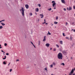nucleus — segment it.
<instances>
[{
	"label": "nucleus",
	"instance_id": "f257e3e1",
	"mask_svg": "<svg viewBox=\"0 0 75 75\" xmlns=\"http://www.w3.org/2000/svg\"><path fill=\"white\" fill-rule=\"evenodd\" d=\"M58 59H62V54L61 52L59 53L58 54Z\"/></svg>",
	"mask_w": 75,
	"mask_h": 75
},
{
	"label": "nucleus",
	"instance_id": "f03ea898",
	"mask_svg": "<svg viewBox=\"0 0 75 75\" xmlns=\"http://www.w3.org/2000/svg\"><path fill=\"white\" fill-rule=\"evenodd\" d=\"M24 10H25V9H24V8L23 7L20 10V11H22L21 13H22V14L23 15V17H24Z\"/></svg>",
	"mask_w": 75,
	"mask_h": 75
},
{
	"label": "nucleus",
	"instance_id": "7ed1b4c3",
	"mask_svg": "<svg viewBox=\"0 0 75 75\" xmlns=\"http://www.w3.org/2000/svg\"><path fill=\"white\" fill-rule=\"evenodd\" d=\"M62 54L64 55H67V54H68V53L65 50H64L62 51Z\"/></svg>",
	"mask_w": 75,
	"mask_h": 75
},
{
	"label": "nucleus",
	"instance_id": "20e7f679",
	"mask_svg": "<svg viewBox=\"0 0 75 75\" xmlns=\"http://www.w3.org/2000/svg\"><path fill=\"white\" fill-rule=\"evenodd\" d=\"M52 3H53L52 4V6L53 7H55V5L56 4V3L55 2V1H52Z\"/></svg>",
	"mask_w": 75,
	"mask_h": 75
},
{
	"label": "nucleus",
	"instance_id": "39448f33",
	"mask_svg": "<svg viewBox=\"0 0 75 75\" xmlns=\"http://www.w3.org/2000/svg\"><path fill=\"white\" fill-rule=\"evenodd\" d=\"M25 6L27 9H28V8L29 7V6H28V4H26L25 5Z\"/></svg>",
	"mask_w": 75,
	"mask_h": 75
},
{
	"label": "nucleus",
	"instance_id": "423d86ee",
	"mask_svg": "<svg viewBox=\"0 0 75 75\" xmlns=\"http://www.w3.org/2000/svg\"><path fill=\"white\" fill-rule=\"evenodd\" d=\"M50 44L49 43H47L46 44V46L47 47H50Z\"/></svg>",
	"mask_w": 75,
	"mask_h": 75
},
{
	"label": "nucleus",
	"instance_id": "0eeeda50",
	"mask_svg": "<svg viewBox=\"0 0 75 75\" xmlns=\"http://www.w3.org/2000/svg\"><path fill=\"white\" fill-rule=\"evenodd\" d=\"M61 1L62 3H64V4H65V0H61Z\"/></svg>",
	"mask_w": 75,
	"mask_h": 75
},
{
	"label": "nucleus",
	"instance_id": "6e6552de",
	"mask_svg": "<svg viewBox=\"0 0 75 75\" xmlns=\"http://www.w3.org/2000/svg\"><path fill=\"white\" fill-rule=\"evenodd\" d=\"M46 40V36L44 37V38L43 40V41L45 42Z\"/></svg>",
	"mask_w": 75,
	"mask_h": 75
},
{
	"label": "nucleus",
	"instance_id": "1a4fd4ad",
	"mask_svg": "<svg viewBox=\"0 0 75 75\" xmlns=\"http://www.w3.org/2000/svg\"><path fill=\"white\" fill-rule=\"evenodd\" d=\"M40 16L41 18H43V17H44V15H43V14H40Z\"/></svg>",
	"mask_w": 75,
	"mask_h": 75
},
{
	"label": "nucleus",
	"instance_id": "9d476101",
	"mask_svg": "<svg viewBox=\"0 0 75 75\" xmlns=\"http://www.w3.org/2000/svg\"><path fill=\"white\" fill-rule=\"evenodd\" d=\"M63 41H60V44H61V45H62L63 44Z\"/></svg>",
	"mask_w": 75,
	"mask_h": 75
},
{
	"label": "nucleus",
	"instance_id": "9b49d317",
	"mask_svg": "<svg viewBox=\"0 0 75 75\" xmlns=\"http://www.w3.org/2000/svg\"><path fill=\"white\" fill-rule=\"evenodd\" d=\"M39 9H38V8H37L36 9V10H35L36 11V12H38V11H39Z\"/></svg>",
	"mask_w": 75,
	"mask_h": 75
},
{
	"label": "nucleus",
	"instance_id": "f8f14e48",
	"mask_svg": "<svg viewBox=\"0 0 75 75\" xmlns=\"http://www.w3.org/2000/svg\"><path fill=\"white\" fill-rule=\"evenodd\" d=\"M47 35H51V33H50V32H49V31H48V33L47 34Z\"/></svg>",
	"mask_w": 75,
	"mask_h": 75
},
{
	"label": "nucleus",
	"instance_id": "ddd939ff",
	"mask_svg": "<svg viewBox=\"0 0 75 75\" xmlns=\"http://www.w3.org/2000/svg\"><path fill=\"white\" fill-rule=\"evenodd\" d=\"M74 69H72L71 72V73H73V72H74Z\"/></svg>",
	"mask_w": 75,
	"mask_h": 75
},
{
	"label": "nucleus",
	"instance_id": "4468645a",
	"mask_svg": "<svg viewBox=\"0 0 75 75\" xmlns=\"http://www.w3.org/2000/svg\"><path fill=\"white\" fill-rule=\"evenodd\" d=\"M1 24H2V25H3V26L5 25V24L4 23H1Z\"/></svg>",
	"mask_w": 75,
	"mask_h": 75
},
{
	"label": "nucleus",
	"instance_id": "2eb2a0df",
	"mask_svg": "<svg viewBox=\"0 0 75 75\" xmlns=\"http://www.w3.org/2000/svg\"><path fill=\"white\" fill-rule=\"evenodd\" d=\"M69 10H72V8L71 7H69Z\"/></svg>",
	"mask_w": 75,
	"mask_h": 75
},
{
	"label": "nucleus",
	"instance_id": "dca6fc26",
	"mask_svg": "<svg viewBox=\"0 0 75 75\" xmlns=\"http://www.w3.org/2000/svg\"><path fill=\"white\" fill-rule=\"evenodd\" d=\"M58 24V22H56V21L54 22V24Z\"/></svg>",
	"mask_w": 75,
	"mask_h": 75
},
{
	"label": "nucleus",
	"instance_id": "f3484780",
	"mask_svg": "<svg viewBox=\"0 0 75 75\" xmlns=\"http://www.w3.org/2000/svg\"><path fill=\"white\" fill-rule=\"evenodd\" d=\"M6 59V56H4V58H3V59Z\"/></svg>",
	"mask_w": 75,
	"mask_h": 75
},
{
	"label": "nucleus",
	"instance_id": "a211bd4d",
	"mask_svg": "<svg viewBox=\"0 0 75 75\" xmlns=\"http://www.w3.org/2000/svg\"><path fill=\"white\" fill-rule=\"evenodd\" d=\"M3 64L4 65H6V63L5 62H3Z\"/></svg>",
	"mask_w": 75,
	"mask_h": 75
},
{
	"label": "nucleus",
	"instance_id": "6ab92c4d",
	"mask_svg": "<svg viewBox=\"0 0 75 75\" xmlns=\"http://www.w3.org/2000/svg\"><path fill=\"white\" fill-rule=\"evenodd\" d=\"M61 65H62L64 66L65 65V64H64V63H62L61 64Z\"/></svg>",
	"mask_w": 75,
	"mask_h": 75
},
{
	"label": "nucleus",
	"instance_id": "aec40b11",
	"mask_svg": "<svg viewBox=\"0 0 75 75\" xmlns=\"http://www.w3.org/2000/svg\"><path fill=\"white\" fill-rule=\"evenodd\" d=\"M52 9L51 8H50L49 9H48V10H49V11H51Z\"/></svg>",
	"mask_w": 75,
	"mask_h": 75
},
{
	"label": "nucleus",
	"instance_id": "412c9836",
	"mask_svg": "<svg viewBox=\"0 0 75 75\" xmlns=\"http://www.w3.org/2000/svg\"><path fill=\"white\" fill-rule=\"evenodd\" d=\"M71 31H73L74 32H75V29L74 30L73 29H71Z\"/></svg>",
	"mask_w": 75,
	"mask_h": 75
},
{
	"label": "nucleus",
	"instance_id": "4be33fe9",
	"mask_svg": "<svg viewBox=\"0 0 75 75\" xmlns=\"http://www.w3.org/2000/svg\"><path fill=\"white\" fill-rule=\"evenodd\" d=\"M56 64L55 63H54V62H53V65H54V66Z\"/></svg>",
	"mask_w": 75,
	"mask_h": 75
},
{
	"label": "nucleus",
	"instance_id": "5701e85b",
	"mask_svg": "<svg viewBox=\"0 0 75 75\" xmlns=\"http://www.w3.org/2000/svg\"><path fill=\"white\" fill-rule=\"evenodd\" d=\"M58 17L56 16V19L58 20Z\"/></svg>",
	"mask_w": 75,
	"mask_h": 75
},
{
	"label": "nucleus",
	"instance_id": "b1692460",
	"mask_svg": "<svg viewBox=\"0 0 75 75\" xmlns=\"http://www.w3.org/2000/svg\"><path fill=\"white\" fill-rule=\"evenodd\" d=\"M4 45L5 46H7V43H5L4 44Z\"/></svg>",
	"mask_w": 75,
	"mask_h": 75
},
{
	"label": "nucleus",
	"instance_id": "393cba45",
	"mask_svg": "<svg viewBox=\"0 0 75 75\" xmlns=\"http://www.w3.org/2000/svg\"><path fill=\"white\" fill-rule=\"evenodd\" d=\"M45 71H48V70H47V69L46 67L45 68Z\"/></svg>",
	"mask_w": 75,
	"mask_h": 75
},
{
	"label": "nucleus",
	"instance_id": "a878e982",
	"mask_svg": "<svg viewBox=\"0 0 75 75\" xmlns=\"http://www.w3.org/2000/svg\"><path fill=\"white\" fill-rule=\"evenodd\" d=\"M2 28H3V26H0V29H1Z\"/></svg>",
	"mask_w": 75,
	"mask_h": 75
},
{
	"label": "nucleus",
	"instance_id": "bb28decb",
	"mask_svg": "<svg viewBox=\"0 0 75 75\" xmlns=\"http://www.w3.org/2000/svg\"><path fill=\"white\" fill-rule=\"evenodd\" d=\"M56 46L57 47V48H59V45H56Z\"/></svg>",
	"mask_w": 75,
	"mask_h": 75
},
{
	"label": "nucleus",
	"instance_id": "cd10ccee",
	"mask_svg": "<svg viewBox=\"0 0 75 75\" xmlns=\"http://www.w3.org/2000/svg\"><path fill=\"white\" fill-rule=\"evenodd\" d=\"M50 67L51 68H52V67H53V65L52 64L50 65Z\"/></svg>",
	"mask_w": 75,
	"mask_h": 75
},
{
	"label": "nucleus",
	"instance_id": "c85d7f7f",
	"mask_svg": "<svg viewBox=\"0 0 75 75\" xmlns=\"http://www.w3.org/2000/svg\"><path fill=\"white\" fill-rule=\"evenodd\" d=\"M72 25H75V24H74V22L72 23Z\"/></svg>",
	"mask_w": 75,
	"mask_h": 75
},
{
	"label": "nucleus",
	"instance_id": "c756f323",
	"mask_svg": "<svg viewBox=\"0 0 75 75\" xmlns=\"http://www.w3.org/2000/svg\"><path fill=\"white\" fill-rule=\"evenodd\" d=\"M30 15L31 16L33 15V14L32 13H30Z\"/></svg>",
	"mask_w": 75,
	"mask_h": 75
},
{
	"label": "nucleus",
	"instance_id": "7c9ffc66",
	"mask_svg": "<svg viewBox=\"0 0 75 75\" xmlns=\"http://www.w3.org/2000/svg\"><path fill=\"white\" fill-rule=\"evenodd\" d=\"M38 6L39 7H41V5L40 4H38Z\"/></svg>",
	"mask_w": 75,
	"mask_h": 75
},
{
	"label": "nucleus",
	"instance_id": "2f4dec72",
	"mask_svg": "<svg viewBox=\"0 0 75 75\" xmlns=\"http://www.w3.org/2000/svg\"><path fill=\"white\" fill-rule=\"evenodd\" d=\"M71 36L70 38V40H72V37H71V36Z\"/></svg>",
	"mask_w": 75,
	"mask_h": 75
},
{
	"label": "nucleus",
	"instance_id": "473e14b6",
	"mask_svg": "<svg viewBox=\"0 0 75 75\" xmlns=\"http://www.w3.org/2000/svg\"><path fill=\"white\" fill-rule=\"evenodd\" d=\"M53 51H56V49L54 48V50H53Z\"/></svg>",
	"mask_w": 75,
	"mask_h": 75
},
{
	"label": "nucleus",
	"instance_id": "72a5a7b5",
	"mask_svg": "<svg viewBox=\"0 0 75 75\" xmlns=\"http://www.w3.org/2000/svg\"><path fill=\"white\" fill-rule=\"evenodd\" d=\"M46 23V22H43V23H42V24H45Z\"/></svg>",
	"mask_w": 75,
	"mask_h": 75
},
{
	"label": "nucleus",
	"instance_id": "f704fd0d",
	"mask_svg": "<svg viewBox=\"0 0 75 75\" xmlns=\"http://www.w3.org/2000/svg\"><path fill=\"white\" fill-rule=\"evenodd\" d=\"M63 35L64 36H65V33H63Z\"/></svg>",
	"mask_w": 75,
	"mask_h": 75
},
{
	"label": "nucleus",
	"instance_id": "c9c22d12",
	"mask_svg": "<svg viewBox=\"0 0 75 75\" xmlns=\"http://www.w3.org/2000/svg\"><path fill=\"white\" fill-rule=\"evenodd\" d=\"M66 39H67L68 40L69 39V38H68V37H66Z\"/></svg>",
	"mask_w": 75,
	"mask_h": 75
},
{
	"label": "nucleus",
	"instance_id": "e433bc0d",
	"mask_svg": "<svg viewBox=\"0 0 75 75\" xmlns=\"http://www.w3.org/2000/svg\"><path fill=\"white\" fill-rule=\"evenodd\" d=\"M40 41H39V45H40Z\"/></svg>",
	"mask_w": 75,
	"mask_h": 75
},
{
	"label": "nucleus",
	"instance_id": "4c0bfd02",
	"mask_svg": "<svg viewBox=\"0 0 75 75\" xmlns=\"http://www.w3.org/2000/svg\"><path fill=\"white\" fill-rule=\"evenodd\" d=\"M64 11H66V9L65 8H64Z\"/></svg>",
	"mask_w": 75,
	"mask_h": 75
},
{
	"label": "nucleus",
	"instance_id": "58836bf2",
	"mask_svg": "<svg viewBox=\"0 0 75 75\" xmlns=\"http://www.w3.org/2000/svg\"><path fill=\"white\" fill-rule=\"evenodd\" d=\"M67 24H68V23L66 22V25H67Z\"/></svg>",
	"mask_w": 75,
	"mask_h": 75
},
{
	"label": "nucleus",
	"instance_id": "ea45409f",
	"mask_svg": "<svg viewBox=\"0 0 75 75\" xmlns=\"http://www.w3.org/2000/svg\"><path fill=\"white\" fill-rule=\"evenodd\" d=\"M1 52H4V53H5V52H4L3 51V50H1Z\"/></svg>",
	"mask_w": 75,
	"mask_h": 75
},
{
	"label": "nucleus",
	"instance_id": "a19ab883",
	"mask_svg": "<svg viewBox=\"0 0 75 75\" xmlns=\"http://www.w3.org/2000/svg\"><path fill=\"white\" fill-rule=\"evenodd\" d=\"M72 73H71V72H70V74H69V75H72Z\"/></svg>",
	"mask_w": 75,
	"mask_h": 75
},
{
	"label": "nucleus",
	"instance_id": "79ce46f5",
	"mask_svg": "<svg viewBox=\"0 0 75 75\" xmlns=\"http://www.w3.org/2000/svg\"><path fill=\"white\" fill-rule=\"evenodd\" d=\"M16 62H17V61H19V60L18 59H17L16 60Z\"/></svg>",
	"mask_w": 75,
	"mask_h": 75
},
{
	"label": "nucleus",
	"instance_id": "37998d69",
	"mask_svg": "<svg viewBox=\"0 0 75 75\" xmlns=\"http://www.w3.org/2000/svg\"><path fill=\"white\" fill-rule=\"evenodd\" d=\"M6 55H8L9 54L8 53H6Z\"/></svg>",
	"mask_w": 75,
	"mask_h": 75
},
{
	"label": "nucleus",
	"instance_id": "c03bdc74",
	"mask_svg": "<svg viewBox=\"0 0 75 75\" xmlns=\"http://www.w3.org/2000/svg\"><path fill=\"white\" fill-rule=\"evenodd\" d=\"M11 71H12V69H10V72H11Z\"/></svg>",
	"mask_w": 75,
	"mask_h": 75
},
{
	"label": "nucleus",
	"instance_id": "a18cd8bd",
	"mask_svg": "<svg viewBox=\"0 0 75 75\" xmlns=\"http://www.w3.org/2000/svg\"><path fill=\"white\" fill-rule=\"evenodd\" d=\"M5 21V20H3L1 21V22H2V21Z\"/></svg>",
	"mask_w": 75,
	"mask_h": 75
},
{
	"label": "nucleus",
	"instance_id": "49530a36",
	"mask_svg": "<svg viewBox=\"0 0 75 75\" xmlns=\"http://www.w3.org/2000/svg\"><path fill=\"white\" fill-rule=\"evenodd\" d=\"M30 42L32 44V45L33 44V42H32L31 41Z\"/></svg>",
	"mask_w": 75,
	"mask_h": 75
},
{
	"label": "nucleus",
	"instance_id": "de8ad7c7",
	"mask_svg": "<svg viewBox=\"0 0 75 75\" xmlns=\"http://www.w3.org/2000/svg\"><path fill=\"white\" fill-rule=\"evenodd\" d=\"M74 9H75V6L73 7Z\"/></svg>",
	"mask_w": 75,
	"mask_h": 75
},
{
	"label": "nucleus",
	"instance_id": "09e8293b",
	"mask_svg": "<svg viewBox=\"0 0 75 75\" xmlns=\"http://www.w3.org/2000/svg\"><path fill=\"white\" fill-rule=\"evenodd\" d=\"M67 10H69V8H67Z\"/></svg>",
	"mask_w": 75,
	"mask_h": 75
},
{
	"label": "nucleus",
	"instance_id": "8fccbe9b",
	"mask_svg": "<svg viewBox=\"0 0 75 75\" xmlns=\"http://www.w3.org/2000/svg\"><path fill=\"white\" fill-rule=\"evenodd\" d=\"M33 46H34V48H36L35 46V45H34Z\"/></svg>",
	"mask_w": 75,
	"mask_h": 75
},
{
	"label": "nucleus",
	"instance_id": "3c124183",
	"mask_svg": "<svg viewBox=\"0 0 75 75\" xmlns=\"http://www.w3.org/2000/svg\"><path fill=\"white\" fill-rule=\"evenodd\" d=\"M52 49V48H50V50H51Z\"/></svg>",
	"mask_w": 75,
	"mask_h": 75
},
{
	"label": "nucleus",
	"instance_id": "603ef678",
	"mask_svg": "<svg viewBox=\"0 0 75 75\" xmlns=\"http://www.w3.org/2000/svg\"><path fill=\"white\" fill-rule=\"evenodd\" d=\"M44 21L45 22H46V21H45V19H44Z\"/></svg>",
	"mask_w": 75,
	"mask_h": 75
},
{
	"label": "nucleus",
	"instance_id": "864d4df0",
	"mask_svg": "<svg viewBox=\"0 0 75 75\" xmlns=\"http://www.w3.org/2000/svg\"><path fill=\"white\" fill-rule=\"evenodd\" d=\"M10 64V62L8 64V66Z\"/></svg>",
	"mask_w": 75,
	"mask_h": 75
},
{
	"label": "nucleus",
	"instance_id": "5fc2aeb1",
	"mask_svg": "<svg viewBox=\"0 0 75 75\" xmlns=\"http://www.w3.org/2000/svg\"><path fill=\"white\" fill-rule=\"evenodd\" d=\"M0 48H2V47H0Z\"/></svg>",
	"mask_w": 75,
	"mask_h": 75
},
{
	"label": "nucleus",
	"instance_id": "6e6d98bb",
	"mask_svg": "<svg viewBox=\"0 0 75 75\" xmlns=\"http://www.w3.org/2000/svg\"><path fill=\"white\" fill-rule=\"evenodd\" d=\"M54 9H56V8L55 7L54 8Z\"/></svg>",
	"mask_w": 75,
	"mask_h": 75
},
{
	"label": "nucleus",
	"instance_id": "4d7b16f0",
	"mask_svg": "<svg viewBox=\"0 0 75 75\" xmlns=\"http://www.w3.org/2000/svg\"><path fill=\"white\" fill-rule=\"evenodd\" d=\"M51 24H52V25H53V24H52V23H51Z\"/></svg>",
	"mask_w": 75,
	"mask_h": 75
},
{
	"label": "nucleus",
	"instance_id": "13d9d810",
	"mask_svg": "<svg viewBox=\"0 0 75 75\" xmlns=\"http://www.w3.org/2000/svg\"><path fill=\"white\" fill-rule=\"evenodd\" d=\"M45 24H48V23H46Z\"/></svg>",
	"mask_w": 75,
	"mask_h": 75
},
{
	"label": "nucleus",
	"instance_id": "bf43d9fd",
	"mask_svg": "<svg viewBox=\"0 0 75 75\" xmlns=\"http://www.w3.org/2000/svg\"><path fill=\"white\" fill-rule=\"evenodd\" d=\"M1 21H0V23H1Z\"/></svg>",
	"mask_w": 75,
	"mask_h": 75
},
{
	"label": "nucleus",
	"instance_id": "052dcab7",
	"mask_svg": "<svg viewBox=\"0 0 75 75\" xmlns=\"http://www.w3.org/2000/svg\"><path fill=\"white\" fill-rule=\"evenodd\" d=\"M33 45V46H34V44H32Z\"/></svg>",
	"mask_w": 75,
	"mask_h": 75
},
{
	"label": "nucleus",
	"instance_id": "680f3d73",
	"mask_svg": "<svg viewBox=\"0 0 75 75\" xmlns=\"http://www.w3.org/2000/svg\"><path fill=\"white\" fill-rule=\"evenodd\" d=\"M1 45H0V47H1Z\"/></svg>",
	"mask_w": 75,
	"mask_h": 75
},
{
	"label": "nucleus",
	"instance_id": "e2e57ef3",
	"mask_svg": "<svg viewBox=\"0 0 75 75\" xmlns=\"http://www.w3.org/2000/svg\"><path fill=\"white\" fill-rule=\"evenodd\" d=\"M73 75H75V74H74Z\"/></svg>",
	"mask_w": 75,
	"mask_h": 75
},
{
	"label": "nucleus",
	"instance_id": "0e129e2a",
	"mask_svg": "<svg viewBox=\"0 0 75 75\" xmlns=\"http://www.w3.org/2000/svg\"><path fill=\"white\" fill-rule=\"evenodd\" d=\"M74 16H75V14H74Z\"/></svg>",
	"mask_w": 75,
	"mask_h": 75
},
{
	"label": "nucleus",
	"instance_id": "69168bd1",
	"mask_svg": "<svg viewBox=\"0 0 75 75\" xmlns=\"http://www.w3.org/2000/svg\"><path fill=\"white\" fill-rule=\"evenodd\" d=\"M51 75H53V74H51Z\"/></svg>",
	"mask_w": 75,
	"mask_h": 75
},
{
	"label": "nucleus",
	"instance_id": "338daca9",
	"mask_svg": "<svg viewBox=\"0 0 75 75\" xmlns=\"http://www.w3.org/2000/svg\"><path fill=\"white\" fill-rule=\"evenodd\" d=\"M65 75H67V74H65Z\"/></svg>",
	"mask_w": 75,
	"mask_h": 75
},
{
	"label": "nucleus",
	"instance_id": "774afa93",
	"mask_svg": "<svg viewBox=\"0 0 75 75\" xmlns=\"http://www.w3.org/2000/svg\"><path fill=\"white\" fill-rule=\"evenodd\" d=\"M55 75V74H54V75Z\"/></svg>",
	"mask_w": 75,
	"mask_h": 75
}]
</instances>
